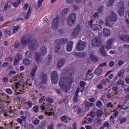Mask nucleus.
<instances>
[{"label": "nucleus", "mask_w": 129, "mask_h": 129, "mask_svg": "<svg viewBox=\"0 0 129 129\" xmlns=\"http://www.w3.org/2000/svg\"><path fill=\"white\" fill-rule=\"evenodd\" d=\"M21 44L22 46H26L29 45L30 50H35L36 48L38 47V42L36 40H33L30 38H26V37H22L21 38Z\"/></svg>", "instance_id": "1"}, {"label": "nucleus", "mask_w": 129, "mask_h": 129, "mask_svg": "<svg viewBox=\"0 0 129 129\" xmlns=\"http://www.w3.org/2000/svg\"><path fill=\"white\" fill-rule=\"evenodd\" d=\"M72 77H67L66 78H60L59 82V86L62 89L65 90V92H68V84L72 83L73 81Z\"/></svg>", "instance_id": "2"}, {"label": "nucleus", "mask_w": 129, "mask_h": 129, "mask_svg": "<svg viewBox=\"0 0 129 129\" xmlns=\"http://www.w3.org/2000/svg\"><path fill=\"white\" fill-rule=\"evenodd\" d=\"M76 21V14L72 13L71 15L69 16L67 19V25L70 27H72L73 24L75 23Z\"/></svg>", "instance_id": "3"}, {"label": "nucleus", "mask_w": 129, "mask_h": 129, "mask_svg": "<svg viewBox=\"0 0 129 129\" xmlns=\"http://www.w3.org/2000/svg\"><path fill=\"white\" fill-rule=\"evenodd\" d=\"M92 44L94 47H100L101 46V37L97 36L92 40Z\"/></svg>", "instance_id": "4"}, {"label": "nucleus", "mask_w": 129, "mask_h": 129, "mask_svg": "<svg viewBox=\"0 0 129 129\" xmlns=\"http://www.w3.org/2000/svg\"><path fill=\"white\" fill-rule=\"evenodd\" d=\"M86 47V42H83L81 40L79 41V43L77 44L76 49L78 51H83Z\"/></svg>", "instance_id": "5"}, {"label": "nucleus", "mask_w": 129, "mask_h": 129, "mask_svg": "<svg viewBox=\"0 0 129 129\" xmlns=\"http://www.w3.org/2000/svg\"><path fill=\"white\" fill-rule=\"evenodd\" d=\"M59 78V77L58 76V73L56 72L55 71H53L51 73V79L52 83L53 84H57L58 83V79Z\"/></svg>", "instance_id": "6"}, {"label": "nucleus", "mask_w": 129, "mask_h": 129, "mask_svg": "<svg viewBox=\"0 0 129 129\" xmlns=\"http://www.w3.org/2000/svg\"><path fill=\"white\" fill-rule=\"evenodd\" d=\"M118 7L119 15L120 17H122L124 15V3L122 2H119Z\"/></svg>", "instance_id": "7"}, {"label": "nucleus", "mask_w": 129, "mask_h": 129, "mask_svg": "<svg viewBox=\"0 0 129 129\" xmlns=\"http://www.w3.org/2000/svg\"><path fill=\"white\" fill-rule=\"evenodd\" d=\"M59 18L56 17L53 19L52 24L51 25V28L53 31H57L58 27H59Z\"/></svg>", "instance_id": "8"}, {"label": "nucleus", "mask_w": 129, "mask_h": 129, "mask_svg": "<svg viewBox=\"0 0 129 129\" xmlns=\"http://www.w3.org/2000/svg\"><path fill=\"white\" fill-rule=\"evenodd\" d=\"M107 20H108L110 22H116V21H117V16L115 13L113 11H111L110 15L107 17Z\"/></svg>", "instance_id": "9"}, {"label": "nucleus", "mask_w": 129, "mask_h": 129, "mask_svg": "<svg viewBox=\"0 0 129 129\" xmlns=\"http://www.w3.org/2000/svg\"><path fill=\"white\" fill-rule=\"evenodd\" d=\"M67 43H68V39L66 38L55 40V44H56V45H61L62 44L65 45L66 44H67Z\"/></svg>", "instance_id": "10"}, {"label": "nucleus", "mask_w": 129, "mask_h": 129, "mask_svg": "<svg viewBox=\"0 0 129 129\" xmlns=\"http://www.w3.org/2000/svg\"><path fill=\"white\" fill-rule=\"evenodd\" d=\"M74 56L78 57V58H85L87 55V52L83 51L82 52H74Z\"/></svg>", "instance_id": "11"}, {"label": "nucleus", "mask_w": 129, "mask_h": 129, "mask_svg": "<svg viewBox=\"0 0 129 129\" xmlns=\"http://www.w3.org/2000/svg\"><path fill=\"white\" fill-rule=\"evenodd\" d=\"M119 40H121V41L129 43V35L127 34H122L119 35Z\"/></svg>", "instance_id": "12"}, {"label": "nucleus", "mask_w": 129, "mask_h": 129, "mask_svg": "<svg viewBox=\"0 0 129 129\" xmlns=\"http://www.w3.org/2000/svg\"><path fill=\"white\" fill-rule=\"evenodd\" d=\"M81 30V27L79 25H77L76 28L74 30L73 33L72 34V37H76L80 33V31Z\"/></svg>", "instance_id": "13"}, {"label": "nucleus", "mask_w": 129, "mask_h": 129, "mask_svg": "<svg viewBox=\"0 0 129 129\" xmlns=\"http://www.w3.org/2000/svg\"><path fill=\"white\" fill-rule=\"evenodd\" d=\"M47 79L48 77L44 73H42L40 75V80L41 81L42 84H46L47 83Z\"/></svg>", "instance_id": "14"}, {"label": "nucleus", "mask_w": 129, "mask_h": 129, "mask_svg": "<svg viewBox=\"0 0 129 129\" xmlns=\"http://www.w3.org/2000/svg\"><path fill=\"white\" fill-rule=\"evenodd\" d=\"M92 70H89L86 74V80H91L93 78V74L91 73Z\"/></svg>", "instance_id": "15"}, {"label": "nucleus", "mask_w": 129, "mask_h": 129, "mask_svg": "<svg viewBox=\"0 0 129 129\" xmlns=\"http://www.w3.org/2000/svg\"><path fill=\"white\" fill-rule=\"evenodd\" d=\"M91 112L93 113L95 116L97 114L98 117H100V116L102 115V111L98 109H96L94 111H92Z\"/></svg>", "instance_id": "16"}, {"label": "nucleus", "mask_w": 129, "mask_h": 129, "mask_svg": "<svg viewBox=\"0 0 129 129\" xmlns=\"http://www.w3.org/2000/svg\"><path fill=\"white\" fill-rule=\"evenodd\" d=\"M73 41H69L67 45V51L71 52L73 49Z\"/></svg>", "instance_id": "17"}, {"label": "nucleus", "mask_w": 129, "mask_h": 129, "mask_svg": "<svg viewBox=\"0 0 129 129\" xmlns=\"http://www.w3.org/2000/svg\"><path fill=\"white\" fill-rule=\"evenodd\" d=\"M112 42H113V39H111L108 40L106 45V49H107V50H110V49L112 48Z\"/></svg>", "instance_id": "18"}, {"label": "nucleus", "mask_w": 129, "mask_h": 129, "mask_svg": "<svg viewBox=\"0 0 129 129\" xmlns=\"http://www.w3.org/2000/svg\"><path fill=\"white\" fill-rule=\"evenodd\" d=\"M91 28L93 31H97V30H100L102 29V26L99 24H94L91 26Z\"/></svg>", "instance_id": "19"}, {"label": "nucleus", "mask_w": 129, "mask_h": 129, "mask_svg": "<svg viewBox=\"0 0 129 129\" xmlns=\"http://www.w3.org/2000/svg\"><path fill=\"white\" fill-rule=\"evenodd\" d=\"M103 85H106V82H105V80H101L100 82V84L97 85V88H98V89H103Z\"/></svg>", "instance_id": "20"}, {"label": "nucleus", "mask_w": 129, "mask_h": 129, "mask_svg": "<svg viewBox=\"0 0 129 129\" xmlns=\"http://www.w3.org/2000/svg\"><path fill=\"white\" fill-rule=\"evenodd\" d=\"M103 34L104 37H109L110 36V31L109 29L104 28L103 30Z\"/></svg>", "instance_id": "21"}, {"label": "nucleus", "mask_w": 129, "mask_h": 129, "mask_svg": "<svg viewBox=\"0 0 129 129\" xmlns=\"http://www.w3.org/2000/svg\"><path fill=\"white\" fill-rule=\"evenodd\" d=\"M64 64H65V59H59L57 62L58 68H61V67H63V66H64Z\"/></svg>", "instance_id": "22"}, {"label": "nucleus", "mask_w": 129, "mask_h": 129, "mask_svg": "<svg viewBox=\"0 0 129 129\" xmlns=\"http://www.w3.org/2000/svg\"><path fill=\"white\" fill-rule=\"evenodd\" d=\"M74 111L75 112H77L78 114L81 113V108L80 106L75 105L73 107Z\"/></svg>", "instance_id": "23"}, {"label": "nucleus", "mask_w": 129, "mask_h": 129, "mask_svg": "<svg viewBox=\"0 0 129 129\" xmlns=\"http://www.w3.org/2000/svg\"><path fill=\"white\" fill-rule=\"evenodd\" d=\"M21 58V54H18L16 55V57H15L14 63H13V66H16L17 64L19 63V61H20V58Z\"/></svg>", "instance_id": "24"}, {"label": "nucleus", "mask_w": 129, "mask_h": 129, "mask_svg": "<svg viewBox=\"0 0 129 129\" xmlns=\"http://www.w3.org/2000/svg\"><path fill=\"white\" fill-rule=\"evenodd\" d=\"M90 57L91 60L93 62H98V57L97 56L95 55L93 53H91L90 54Z\"/></svg>", "instance_id": "25"}, {"label": "nucleus", "mask_w": 129, "mask_h": 129, "mask_svg": "<svg viewBox=\"0 0 129 129\" xmlns=\"http://www.w3.org/2000/svg\"><path fill=\"white\" fill-rule=\"evenodd\" d=\"M94 73L97 76H99L100 75L102 74V69L99 68V67H98L95 70Z\"/></svg>", "instance_id": "26"}, {"label": "nucleus", "mask_w": 129, "mask_h": 129, "mask_svg": "<svg viewBox=\"0 0 129 129\" xmlns=\"http://www.w3.org/2000/svg\"><path fill=\"white\" fill-rule=\"evenodd\" d=\"M25 57H26L28 59L32 58L33 56V52L31 51V50H27L25 52Z\"/></svg>", "instance_id": "27"}, {"label": "nucleus", "mask_w": 129, "mask_h": 129, "mask_svg": "<svg viewBox=\"0 0 129 129\" xmlns=\"http://www.w3.org/2000/svg\"><path fill=\"white\" fill-rule=\"evenodd\" d=\"M40 54L42 56L47 54V47L46 46H43L40 48Z\"/></svg>", "instance_id": "28"}, {"label": "nucleus", "mask_w": 129, "mask_h": 129, "mask_svg": "<svg viewBox=\"0 0 129 129\" xmlns=\"http://www.w3.org/2000/svg\"><path fill=\"white\" fill-rule=\"evenodd\" d=\"M92 106H93V103H90L89 102H85V108H86V109H87V110H89L90 107H92Z\"/></svg>", "instance_id": "29"}, {"label": "nucleus", "mask_w": 129, "mask_h": 129, "mask_svg": "<svg viewBox=\"0 0 129 129\" xmlns=\"http://www.w3.org/2000/svg\"><path fill=\"white\" fill-rule=\"evenodd\" d=\"M100 52L104 57H106V52H105V49H104V46H102L100 49Z\"/></svg>", "instance_id": "30"}, {"label": "nucleus", "mask_w": 129, "mask_h": 129, "mask_svg": "<svg viewBox=\"0 0 129 129\" xmlns=\"http://www.w3.org/2000/svg\"><path fill=\"white\" fill-rule=\"evenodd\" d=\"M31 13H32V8L29 7V9L27 14V16L25 18V20H29V19H30V17L31 16Z\"/></svg>", "instance_id": "31"}, {"label": "nucleus", "mask_w": 129, "mask_h": 129, "mask_svg": "<svg viewBox=\"0 0 129 129\" xmlns=\"http://www.w3.org/2000/svg\"><path fill=\"white\" fill-rule=\"evenodd\" d=\"M41 53H35V60L36 62H40L41 61Z\"/></svg>", "instance_id": "32"}, {"label": "nucleus", "mask_w": 129, "mask_h": 129, "mask_svg": "<svg viewBox=\"0 0 129 129\" xmlns=\"http://www.w3.org/2000/svg\"><path fill=\"white\" fill-rule=\"evenodd\" d=\"M61 46L60 44H57V45L54 48L55 53H58L59 51L61 50Z\"/></svg>", "instance_id": "33"}, {"label": "nucleus", "mask_w": 129, "mask_h": 129, "mask_svg": "<svg viewBox=\"0 0 129 129\" xmlns=\"http://www.w3.org/2000/svg\"><path fill=\"white\" fill-rule=\"evenodd\" d=\"M23 64L25 65H30L31 64V61L27 58H24L23 60Z\"/></svg>", "instance_id": "34"}, {"label": "nucleus", "mask_w": 129, "mask_h": 129, "mask_svg": "<svg viewBox=\"0 0 129 129\" xmlns=\"http://www.w3.org/2000/svg\"><path fill=\"white\" fill-rule=\"evenodd\" d=\"M21 2H22V0H18L13 4V6H14L15 8H18L20 4H21Z\"/></svg>", "instance_id": "35"}, {"label": "nucleus", "mask_w": 129, "mask_h": 129, "mask_svg": "<svg viewBox=\"0 0 129 129\" xmlns=\"http://www.w3.org/2000/svg\"><path fill=\"white\" fill-rule=\"evenodd\" d=\"M124 74V72L123 71H120L118 73V76L120 77V78H122V77H123Z\"/></svg>", "instance_id": "36"}, {"label": "nucleus", "mask_w": 129, "mask_h": 129, "mask_svg": "<svg viewBox=\"0 0 129 129\" xmlns=\"http://www.w3.org/2000/svg\"><path fill=\"white\" fill-rule=\"evenodd\" d=\"M103 10V6L102 5L100 6L97 9V11L99 14H101L102 13Z\"/></svg>", "instance_id": "37"}, {"label": "nucleus", "mask_w": 129, "mask_h": 129, "mask_svg": "<svg viewBox=\"0 0 129 129\" xmlns=\"http://www.w3.org/2000/svg\"><path fill=\"white\" fill-rule=\"evenodd\" d=\"M113 3H114V0H109L107 2V7H111L113 5Z\"/></svg>", "instance_id": "38"}, {"label": "nucleus", "mask_w": 129, "mask_h": 129, "mask_svg": "<svg viewBox=\"0 0 129 129\" xmlns=\"http://www.w3.org/2000/svg\"><path fill=\"white\" fill-rule=\"evenodd\" d=\"M10 65V63L8 61H5L3 63L1 67H3V68H6V67H8Z\"/></svg>", "instance_id": "39"}, {"label": "nucleus", "mask_w": 129, "mask_h": 129, "mask_svg": "<svg viewBox=\"0 0 129 129\" xmlns=\"http://www.w3.org/2000/svg\"><path fill=\"white\" fill-rule=\"evenodd\" d=\"M118 85H122L123 87L124 86V82H122L121 79H119L117 82Z\"/></svg>", "instance_id": "40"}, {"label": "nucleus", "mask_w": 129, "mask_h": 129, "mask_svg": "<svg viewBox=\"0 0 129 129\" xmlns=\"http://www.w3.org/2000/svg\"><path fill=\"white\" fill-rule=\"evenodd\" d=\"M60 119L62 121H65L68 119V116L63 115L61 117Z\"/></svg>", "instance_id": "41"}, {"label": "nucleus", "mask_w": 129, "mask_h": 129, "mask_svg": "<svg viewBox=\"0 0 129 129\" xmlns=\"http://www.w3.org/2000/svg\"><path fill=\"white\" fill-rule=\"evenodd\" d=\"M12 6L11 5H9V3H6L4 8V11L6 12L7 9H11Z\"/></svg>", "instance_id": "42"}, {"label": "nucleus", "mask_w": 129, "mask_h": 129, "mask_svg": "<svg viewBox=\"0 0 129 129\" xmlns=\"http://www.w3.org/2000/svg\"><path fill=\"white\" fill-rule=\"evenodd\" d=\"M95 121L96 123L98 124H101V119L99 118H96L95 119Z\"/></svg>", "instance_id": "43"}, {"label": "nucleus", "mask_w": 129, "mask_h": 129, "mask_svg": "<svg viewBox=\"0 0 129 129\" xmlns=\"http://www.w3.org/2000/svg\"><path fill=\"white\" fill-rule=\"evenodd\" d=\"M37 72V69L35 68L33 69L31 71V76H33V77H35V73Z\"/></svg>", "instance_id": "44"}, {"label": "nucleus", "mask_w": 129, "mask_h": 129, "mask_svg": "<svg viewBox=\"0 0 129 129\" xmlns=\"http://www.w3.org/2000/svg\"><path fill=\"white\" fill-rule=\"evenodd\" d=\"M105 24L106 26H107V27H109V28H111L112 27L111 24H110V23L107 20L105 21Z\"/></svg>", "instance_id": "45"}, {"label": "nucleus", "mask_w": 129, "mask_h": 129, "mask_svg": "<svg viewBox=\"0 0 129 129\" xmlns=\"http://www.w3.org/2000/svg\"><path fill=\"white\" fill-rule=\"evenodd\" d=\"M46 100V97L45 96H43L41 98L39 99V103H42L43 101H45Z\"/></svg>", "instance_id": "46"}, {"label": "nucleus", "mask_w": 129, "mask_h": 129, "mask_svg": "<svg viewBox=\"0 0 129 129\" xmlns=\"http://www.w3.org/2000/svg\"><path fill=\"white\" fill-rule=\"evenodd\" d=\"M79 92H80V90H79V88H77V91H76L75 93V97H79Z\"/></svg>", "instance_id": "47"}, {"label": "nucleus", "mask_w": 129, "mask_h": 129, "mask_svg": "<svg viewBox=\"0 0 129 129\" xmlns=\"http://www.w3.org/2000/svg\"><path fill=\"white\" fill-rule=\"evenodd\" d=\"M57 114L58 115L63 114V110H62V109H58L57 110Z\"/></svg>", "instance_id": "48"}, {"label": "nucleus", "mask_w": 129, "mask_h": 129, "mask_svg": "<svg viewBox=\"0 0 129 129\" xmlns=\"http://www.w3.org/2000/svg\"><path fill=\"white\" fill-rule=\"evenodd\" d=\"M103 126L104 127H110V125L107 122H105Z\"/></svg>", "instance_id": "49"}, {"label": "nucleus", "mask_w": 129, "mask_h": 129, "mask_svg": "<svg viewBox=\"0 0 129 129\" xmlns=\"http://www.w3.org/2000/svg\"><path fill=\"white\" fill-rule=\"evenodd\" d=\"M125 121H126V118H125V117H123L120 120V123L121 124H122V123H124V122H125Z\"/></svg>", "instance_id": "50"}, {"label": "nucleus", "mask_w": 129, "mask_h": 129, "mask_svg": "<svg viewBox=\"0 0 129 129\" xmlns=\"http://www.w3.org/2000/svg\"><path fill=\"white\" fill-rule=\"evenodd\" d=\"M44 2V0H38V6L40 7H42V3Z\"/></svg>", "instance_id": "51"}, {"label": "nucleus", "mask_w": 129, "mask_h": 129, "mask_svg": "<svg viewBox=\"0 0 129 129\" xmlns=\"http://www.w3.org/2000/svg\"><path fill=\"white\" fill-rule=\"evenodd\" d=\"M46 101L49 103H53V102H54V101H53V99H51V98H48L46 99Z\"/></svg>", "instance_id": "52"}, {"label": "nucleus", "mask_w": 129, "mask_h": 129, "mask_svg": "<svg viewBox=\"0 0 129 129\" xmlns=\"http://www.w3.org/2000/svg\"><path fill=\"white\" fill-rule=\"evenodd\" d=\"M28 8H29V4L28 3H26L25 5H24V7L23 8V10L24 11H27L28 10Z\"/></svg>", "instance_id": "53"}, {"label": "nucleus", "mask_w": 129, "mask_h": 129, "mask_svg": "<svg viewBox=\"0 0 129 129\" xmlns=\"http://www.w3.org/2000/svg\"><path fill=\"white\" fill-rule=\"evenodd\" d=\"M108 66L110 67H113L114 66V61H111L109 62Z\"/></svg>", "instance_id": "54"}, {"label": "nucleus", "mask_w": 129, "mask_h": 129, "mask_svg": "<svg viewBox=\"0 0 129 129\" xmlns=\"http://www.w3.org/2000/svg\"><path fill=\"white\" fill-rule=\"evenodd\" d=\"M69 12H70V10H69V8L65 9L62 11L63 14H67L69 13Z\"/></svg>", "instance_id": "55"}, {"label": "nucleus", "mask_w": 129, "mask_h": 129, "mask_svg": "<svg viewBox=\"0 0 129 129\" xmlns=\"http://www.w3.org/2000/svg\"><path fill=\"white\" fill-rule=\"evenodd\" d=\"M39 122H40V120H39V119L35 120L33 121V124H34V125H37L39 124Z\"/></svg>", "instance_id": "56"}, {"label": "nucleus", "mask_w": 129, "mask_h": 129, "mask_svg": "<svg viewBox=\"0 0 129 129\" xmlns=\"http://www.w3.org/2000/svg\"><path fill=\"white\" fill-rule=\"evenodd\" d=\"M6 92L8 93V94H12L13 93V90L11 89H7Z\"/></svg>", "instance_id": "57"}, {"label": "nucleus", "mask_w": 129, "mask_h": 129, "mask_svg": "<svg viewBox=\"0 0 129 129\" xmlns=\"http://www.w3.org/2000/svg\"><path fill=\"white\" fill-rule=\"evenodd\" d=\"M97 106H101L102 105V102L100 100L97 101L96 103Z\"/></svg>", "instance_id": "58"}, {"label": "nucleus", "mask_w": 129, "mask_h": 129, "mask_svg": "<svg viewBox=\"0 0 129 129\" xmlns=\"http://www.w3.org/2000/svg\"><path fill=\"white\" fill-rule=\"evenodd\" d=\"M19 29H20V27L19 26L16 27L13 29V33H17V32H18V30Z\"/></svg>", "instance_id": "59"}, {"label": "nucleus", "mask_w": 129, "mask_h": 129, "mask_svg": "<svg viewBox=\"0 0 129 129\" xmlns=\"http://www.w3.org/2000/svg\"><path fill=\"white\" fill-rule=\"evenodd\" d=\"M33 110L34 112H38V111H39V108H38V106H34Z\"/></svg>", "instance_id": "60"}, {"label": "nucleus", "mask_w": 129, "mask_h": 129, "mask_svg": "<svg viewBox=\"0 0 129 129\" xmlns=\"http://www.w3.org/2000/svg\"><path fill=\"white\" fill-rule=\"evenodd\" d=\"M44 126H45V124L43 122H42V123H41L40 125H38V128L39 129H42L44 127Z\"/></svg>", "instance_id": "61"}, {"label": "nucleus", "mask_w": 129, "mask_h": 129, "mask_svg": "<svg viewBox=\"0 0 129 129\" xmlns=\"http://www.w3.org/2000/svg\"><path fill=\"white\" fill-rule=\"evenodd\" d=\"M106 107H113V105H112L111 102H108L106 104Z\"/></svg>", "instance_id": "62"}, {"label": "nucleus", "mask_w": 129, "mask_h": 129, "mask_svg": "<svg viewBox=\"0 0 129 129\" xmlns=\"http://www.w3.org/2000/svg\"><path fill=\"white\" fill-rule=\"evenodd\" d=\"M106 65H107L106 64V62H103L102 63H101L99 66L98 67H104L105 66H106Z\"/></svg>", "instance_id": "63"}, {"label": "nucleus", "mask_w": 129, "mask_h": 129, "mask_svg": "<svg viewBox=\"0 0 129 129\" xmlns=\"http://www.w3.org/2000/svg\"><path fill=\"white\" fill-rule=\"evenodd\" d=\"M123 47L126 49V50H129V44H124Z\"/></svg>", "instance_id": "64"}]
</instances>
